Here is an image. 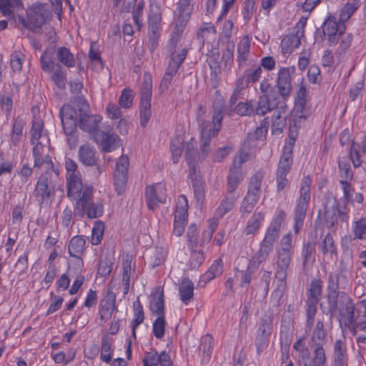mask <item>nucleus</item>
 Returning a JSON list of instances; mask_svg holds the SVG:
<instances>
[{
    "instance_id": "f257e3e1",
    "label": "nucleus",
    "mask_w": 366,
    "mask_h": 366,
    "mask_svg": "<svg viewBox=\"0 0 366 366\" xmlns=\"http://www.w3.org/2000/svg\"><path fill=\"white\" fill-rule=\"evenodd\" d=\"M286 213L279 209L275 217L268 227L264 237L260 242L259 249L251 257L249 267L257 268L273 251L275 242L280 237V229L285 222Z\"/></svg>"
},
{
    "instance_id": "f03ea898",
    "label": "nucleus",
    "mask_w": 366,
    "mask_h": 366,
    "mask_svg": "<svg viewBox=\"0 0 366 366\" xmlns=\"http://www.w3.org/2000/svg\"><path fill=\"white\" fill-rule=\"evenodd\" d=\"M225 102L223 98L217 97L212 104L214 110L212 115V123L207 121L202 123V138L200 142V150L204 157L209 152L210 138L217 135L221 129L222 120L223 119V111Z\"/></svg>"
},
{
    "instance_id": "7ed1b4c3",
    "label": "nucleus",
    "mask_w": 366,
    "mask_h": 366,
    "mask_svg": "<svg viewBox=\"0 0 366 366\" xmlns=\"http://www.w3.org/2000/svg\"><path fill=\"white\" fill-rule=\"evenodd\" d=\"M290 262V253L277 252V267L274 273V277L277 280V283L276 288L272 294V300L274 306L280 305V300L285 294L287 286V270Z\"/></svg>"
},
{
    "instance_id": "20e7f679",
    "label": "nucleus",
    "mask_w": 366,
    "mask_h": 366,
    "mask_svg": "<svg viewBox=\"0 0 366 366\" xmlns=\"http://www.w3.org/2000/svg\"><path fill=\"white\" fill-rule=\"evenodd\" d=\"M264 174L258 171L254 174L249 182L247 192L244 197L240 207L242 215L249 214L252 212L254 205L259 199L262 194V182Z\"/></svg>"
},
{
    "instance_id": "39448f33",
    "label": "nucleus",
    "mask_w": 366,
    "mask_h": 366,
    "mask_svg": "<svg viewBox=\"0 0 366 366\" xmlns=\"http://www.w3.org/2000/svg\"><path fill=\"white\" fill-rule=\"evenodd\" d=\"M152 77L149 74H144L141 86V99L139 103L140 124L143 127H146L152 116Z\"/></svg>"
},
{
    "instance_id": "423d86ee",
    "label": "nucleus",
    "mask_w": 366,
    "mask_h": 366,
    "mask_svg": "<svg viewBox=\"0 0 366 366\" xmlns=\"http://www.w3.org/2000/svg\"><path fill=\"white\" fill-rule=\"evenodd\" d=\"M49 14L46 4L36 3L28 9L27 20L21 17L19 18V22L29 30L36 32L44 24Z\"/></svg>"
},
{
    "instance_id": "0eeeda50",
    "label": "nucleus",
    "mask_w": 366,
    "mask_h": 366,
    "mask_svg": "<svg viewBox=\"0 0 366 366\" xmlns=\"http://www.w3.org/2000/svg\"><path fill=\"white\" fill-rule=\"evenodd\" d=\"M322 295V284L320 280H313L310 284V288L306 300L307 327L311 329L317 310L319 297Z\"/></svg>"
},
{
    "instance_id": "6e6552de",
    "label": "nucleus",
    "mask_w": 366,
    "mask_h": 366,
    "mask_svg": "<svg viewBox=\"0 0 366 366\" xmlns=\"http://www.w3.org/2000/svg\"><path fill=\"white\" fill-rule=\"evenodd\" d=\"M308 100L307 90L306 86L302 84L296 92L295 107L292 110L295 124H300L302 120H306L309 117L310 112L307 105Z\"/></svg>"
},
{
    "instance_id": "1a4fd4ad",
    "label": "nucleus",
    "mask_w": 366,
    "mask_h": 366,
    "mask_svg": "<svg viewBox=\"0 0 366 366\" xmlns=\"http://www.w3.org/2000/svg\"><path fill=\"white\" fill-rule=\"evenodd\" d=\"M54 192L55 184L49 179L48 173L41 174L34 190L35 197L40 202V204H50Z\"/></svg>"
},
{
    "instance_id": "9d476101",
    "label": "nucleus",
    "mask_w": 366,
    "mask_h": 366,
    "mask_svg": "<svg viewBox=\"0 0 366 366\" xmlns=\"http://www.w3.org/2000/svg\"><path fill=\"white\" fill-rule=\"evenodd\" d=\"M345 24L340 19L330 15L324 21L322 30L331 46L338 42L340 37L345 34Z\"/></svg>"
},
{
    "instance_id": "9b49d317",
    "label": "nucleus",
    "mask_w": 366,
    "mask_h": 366,
    "mask_svg": "<svg viewBox=\"0 0 366 366\" xmlns=\"http://www.w3.org/2000/svg\"><path fill=\"white\" fill-rule=\"evenodd\" d=\"M77 107L80 110L79 128L86 132L92 133L99 127V123L102 118L99 116L88 114L89 105L84 99H79Z\"/></svg>"
},
{
    "instance_id": "f8f14e48",
    "label": "nucleus",
    "mask_w": 366,
    "mask_h": 366,
    "mask_svg": "<svg viewBox=\"0 0 366 366\" xmlns=\"http://www.w3.org/2000/svg\"><path fill=\"white\" fill-rule=\"evenodd\" d=\"M129 164V158L124 155L119 157L116 164L114 172V184L118 195L122 194L125 191L128 179Z\"/></svg>"
},
{
    "instance_id": "ddd939ff",
    "label": "nucleus",
    "mask_w": 366,
    "mask_h": 366,
    "mask_svg": "<svg viewBox=\"0 0 366 366\" xmlns=\"http://www.w3.org/2000/svg\"><path fill=\"white\" fill-rule=\"evenodd\" d=\"M295 71L294 67H282L280 69L276 81V86L284 101L287 100L292 92L291 74Z\"/></svg>"
},
{
    "instance_id": "4468645a",
    "label": "nucleus",
    "mask_w": 366,
    "mask_h": 366,
    "mask_svg": "<svg viewBox=\"0 0 366 366\" xmlns=\"http://www.w3.org/2000/svg\"><path fill=\"white\" fill-rule=\"evenodd\" d=\"M145 196L147 207L154 210L159 203L166 201V189L164 184L160 183L148 186L145 189Z\"/></svg>"
},
{
    "instance_id": "2eb2a0df",
    "label": "nucleus",
    "mask_w": 366,
    "mask_h": 366,
    "mask_svg": "<svg viewBox=\"0 0 366 366\" xmlns=\"http://www.w3.org/2000/svg\"><path fill=\"white\" fill-rule=\"evenodd\" d=\"M323 213L325 224L330 230L337 229L338 219L342 222H346L348 218L347 213L340 210L335 202L330 207L327 204L324 205Z\"/></svg>"
},
{
    "instance_id": "dca6fc26",
    "label": "nucleus",
    "mask_w": 366,
    "mask_h": 366,
    "mask_svg": "<svg viewBox=\"0 0 366 366\" xmlns=\"http://www.w3.org/2000/svg\"><path fill=\"white\" fill-rule=\"evenodd\" d=\"M245 162L244 157L240 154L233 160L227 177V191L234 192L239 182L243 179L242 164Z\"/></svg>"
},
{
    "instance_id": "f3484780",
    "label": "nucleus",
    "mask_w": 366,
    "mask_h": 366,
    "mask_svg": "<svg viewBox=\"0 0 366 366\" xmlns=\"http://www.w3.org/2000/svg\"><path fill=\"white\" fill-rule=\"evenodd\" d=\"M86 241L82 236H75L71 238L68 244V251L70 256L76 259L75 264L77 272H80L84 263L81 256L84 251Z\"/></svg>"
},
{
    "instance_id": "a211bd4d",
    "label": "nucleus",
    "mask_w": 366,
    "mask_h": 366,
    "mask_svg": "<svg viewBox=\"0 0 366 366\" xmlns=\"http://www.w3.org/2000/svg\"><path fill=\"white\" fill-rule=\"evenodd\" d=\"M327 301L328 304L330 317L335 316L336 313L339 314L340 311L350 303L352 298L345 292H340L333 295H327Z\"/></svg>"
},
{
    "instance_id": "6ab92c4d",
    "label": "nucleus",
    "mask_w": 366,
    "mask_h": 366,
    "mask_svg": "<svg viewBox=\"0 0 366 366\" xmlns=\"http://www.w3.org/2000/svg\"><path fill=\"white\" fill-rule=\"evenodd\" d=\"M115 300V295L109 292L101 300L99 307V320L102 325L111 318L114 310H117Z\"/></svg>"
},
{
    "instance_id": "aec40b11",
    "label": "nucleus",
    "mask_w": 366,
    "mask_h": 366,
    "mask_svg": "<svg viewBox=\"0 0 366 366\" xmlns=\"http://www.w3.org/2000/svg\"><path fill=\"white\" fill-rule=\"evenodd\" d=\"M32 154L34 157V168L41 169L43 166L50 165L51 167V158L48 154V148L41 142L34 144Z\"/></svg>"
},
{
    "instance_id": "412c9836",
    "label": "nucleus",
    "mask_w": 366,
    "mask_h": 366,
    "mask_svg": "<svg viewBox=\"0 0 366 366\" xmlns=\"http://www.w3.org/2000/svg\"><path fill=\"white\" fill-rule=\"evenodd\" d=\"M142 362L144 366H172L170 355L165 351L160 354L157 351L147 352Z\"/></svg>"
},
{
    "instance_id": "4be33fe9",
    "label": "nucleus",
    "mask_w": 366,
    "mask_h": 366,
    "mask_svg": "<svg viewBox=\"0 0 366 366\" xmlns=\"http://www.w3.org/2000/svg\"><path fill=\"white\" fill-rule=\"evenodd\" d=\"M95 140L101 144L104 152H109L119 147V138L114 134L97 132Z\"/></svg>"
},
{
    "instance_id": "5701e85b",
    "label": "nucleus",
    "mask_w": 366,
    "mask_h": 366,
    "mask_svg": "<svg viewBox=\"0 0 366 366\" xmlns=\"http://www.w3.org/2000/svg\"><path fill=\"white\" fill-rule=\"evenodd\" d=\"M295 33L286 35L281 42L282 53L285 54L291 53L294 49L300 44V39L303 36L304 31L300 27H295Z\"/></svg>"
},
{
    "instance_id": "b1692460",
    "label": "nucleus",
    "mask_w": 366,
    "mask_h": 366,
    "mask_svg": "<svg viewBox=\"0 0 366 366\" xmlns=\"http://www.w3.org/2000/svg\"><path fill=\"white\" fill-rule=\"evenodd\" d=\"M193 4L192 0H179L178 2L177 11L178 16L176 21L177 27L183 28L188 22L192 11Z\"/></svg>"
},
{
    "instance_id": "393cba45",
    "label": "nucleus",
    "mask_w": 366,
    "mask_h": 366,
    "mask_svg": "<svg viewBox=\"0 0 366 366\" xmlns=\"http://www.w3.org/2000/svg\"><path fill=\"white\" fill-rule=\"evenodd\" d=\"M79 160L84 165L93 167L97 164V157L96 151L89 144H84L79 147L78 151Z\"/></svg>"
},
{
    "instance_id": "a878e982",
    "label": "nucleus",
    "mask_w": 366,
    "mask_h": 366,
    "mask_svg": "<svg viewBox=\"0 0 366 366\" xmlns=\"http://www.w3.org/2000/svg\"><path fill=\"white\" fill-rule=\"evenodd\" d=\"M179 41V36L177 34H174L172 35L170 38V44H169V50L171 51V59L169 62H173L175 65H177L179 67L181 66L182 64L184 61L187 55V49H182L179 53H177L175 51L177 44Z\"/></svg>"
},
{
    "instance_id": "bb28decb",
    "label": "nucleus",
    "mask_w": 366,
    "mask_h": 366,
    "mask_svg": "<svg viewBox=\"0 0 366 366\" xmlns=\"http://www.w3.org/2000/svg\"><path fill=\"white\" fill-rule=\"evenodd\" d=\"M67 195L76 199L80 196L83 188L81 177L79 174H69L67 177Z\"/></svg>"
},
{
    "instance_id": "cd10ccee",
    "label": "nucleus",
    "mask_w": 366,
    "mask_h": 366,
    "mask_svg": "<svg viewBox=\"0 0 366 366\" xmlns=\"http://www.w3.org/2000/svg\"><path fill=\"white\" fill-rule=\"evenodd\" d=\"M310 199L300 197L295 212V230L297 233L300 228L302 226L306 216L308 203Z\"/></svg>"
},
{
    "instance_id": "c85d7f7f",
    "label": "nucleus",
    "mask_w": 366,
    "mask_h": 366,
    "mask_svg": "<svg viewBox=\"0 0 366 366\" xmlns=\"http://www.w3.org/2000/svg\"><path fill=\"white\" fill-rule=\"evenodd\" d=\"M357 312V307H355L353 300H351L350 303L347 304L338 314V320L340 325H344L347 327L351 326L355 322V313Z\"/></svg>"
},
{
    "instance_id": "c756f323",
    "label": "nucleus",
    "mask_w": 366,
    "mask_h": 366,
    "mask_svg": "<svg viewBox=\"0 0 366 366\" xmlns=\"http://www.w3.org/2000/svg\"><path fill=\"white\" fill-rule=\"evenodd\" d=\"M334 365L347 366L346 345L340 339L337 340L334 345Z\"/></svg>"
},
{
    "instance_id": "7c9ffc66",
    "label": "nucleus",
    "mask_w": 366,
    "mask_h": 366,
    "mask_svg": "<svg viewBox=\"0 0 366 366\" xmlns=\"http://www.w3.org/2000/svg\"><path fill=\"white\" fill-rule=\"evenodd\" d=\"M179 299L184 305H188L194 296V284L188 278H184L179 285Z\"/></svg>"
},
{
    "instance_id": "2f4dec72",
    "label": "nucleus",
    "mask_w": 366,
    "mask_h": 366,
    "mask_svg": "<svg viewBox=\"0 0 366 366\" xmlns=\"http://www.w3.org/2000/svg\"><path fill=\"white\" fill-rule=\"evenodd\" d=\"M237 198L238 197L236 196L234 192H229L227 190V195L222 200L219 206L217 207L216 214L219 217H222L226 213L233 209Z\"/></svg>"
},
{
    "instance_id": "473e14b6",
    "label": "nucleus",
    "mask_w": 366,
    "mask_h": 366,
    "mask_svg": "<svg viewBox=\"0 0 366 366\" xmlns=\"http://www.w3.org/2000/svg\"><path fill=\"white\" fill-rule=\"evenodd\" d=\"M24 9L22 0H0V11L4 16H13V10Z\"/></svg>"
},
{
    "instance_id": "72a5a7b5",
    "label": "nucleus",
    "mask_w": 366,
    "mask_h": 366,
    "mask_svg": "<svg viewBox=\"0 0 366 366\" xmlns=\"http://www.w3.org/2000/svg\"><path fill=\"white\" fill-rule=\"evenodd\" d=\"M264 212L258 211L257 208L244 229L245 234L249 235L254 234L259 229L261 223L264 219Z\"/></svg>"
},
{
    "instance_id": "f704fd0d",
    "label": "nucleus",
    "mask_w": 366,
    "mask_h": 366,
    "mask_svg": "<svg viewBox=\"0 0 366 366\" xmlns=\"http://www.w3.org/2000/svg\"><path fill=\"white\" fill-rule=\"evenodd\" d=\"M292 162V145H286L283 148L277 171L289 173L291 169Z\"/></svg>"
},
{
    "instance_id": "c9c22d12",
    "label": "nucleus",
    "mask_w": 366,
    "mask_h": 366,
    "mask_svg": "<svg viewBox=\"0 0 366 366\" xmlns=\"http://www.w3.org/2000/svg\"><path fill=\"white\" fill-rule=\"evenodd\" d=\"M55 49H46L41 56L40 63L42 70L45 72H52L54 69V56Z\"/></svg>"
},
{
    "instance_id": "e433bc0d",
    "label": "nucleus",
    "mask_w": 366,
    "mask_h": 366,
    "mask_svg": "<svg viewBox=\"0 0 366 366\" xmlns=\"http://www.w3.org/2000/svg\"><path fill=\"white\" fill-rule=\"evenodd\" d=\"M254 106L255 114L258 116H264L268 112H270L274 109V107L267 99V97L264 94H261L258 97V101Z\"/></svg>"
},
{
    "instance_id": "4c0bfd02",
    "label": "nucleus",
    "mask_w": 366,
    "mask_h": 366,
    "mask_svg": "<svg viewBox=\"0 0 366 366\" xmlns=\"http://www.w3.org/2000/svg\"><path fill=\"white\" fill-rule=\"evenodd\" d=\"M224 264L221 259H215L208 270L203 274V280L206 282L219 276L223 272Z\"/></svg>"
},
{
    "instance_id": "58836bf2",
    "label": "nucleus",
    "mask_w": 366,
    "mask_h": 366,
    "mask_svg": "<svg viewBox=\"0 0 366 366\" xmlns=\"http://www.w3.org/2000/svg\"><path fill=\"white\" fill-rule=\"evenodd\" d=\"M79 99H81V97H78L74 104L75 107L71 106L69 104H64L61 110H60V117L64 118L66 117L67 119H74L76 121H80V110L77 107V102Z\"/></svg>"
},
{
    "instance_id": "ea45409f",
    "label": "nucleus",
    "mask_w": 366,
    "mask_h": 366,
    "mask_svg": "<svg viewBox=\"0 0 366 366\" xmlns=\"http://www.w3.org/2000/svg\"><path fill=\"white\" fill-rule=\"evenodd\" d=\"M56 57L58 61L66 67L70 68L75 66L74 55L65 46H61L56 49Z\"/></svg>"
},
{
    "instance_id": "a19ab883",
    "label": "nucleus",
    "mask_w": 366,
    "mask_h": 366,
    "mask_svg": "<svg viewBox=\"0 0 366 366\" xmlns=\"http://www.w3.org/2000/svg\"><path fill=\"white\" fill-rule=\"evenodd\" d=\"M262 73L261 66L254 64L244 72L242 79L239 81L244 80L247 84H254L260 79Z\"/></svg>"
},
{
    "instance_id": "79ce46f5",
    "label": "nucleus",
    "mask_w": 366,
    "mask_h": 366,
    "mask_svg": "<svg viewBox=\"0 0 366 366\" xmlns=\"http://www.w3.org/2000/svg\"><path fill=\"white\" fill-rule=\"evenodd\" d=\"M187 199L184 195H182L179 198L174 212V221L186 222L187 219Z\"/></svg>"
},
{
    "instance_id": "37998d69",
    "label": "nucleus",
    "mask_w": 366,
    "mask_h": 366,
    "mask_svg": "<svg viewBox=\"0 0 366 366\" xmlns=\"http://www.w3.org/2000/svg\"><path fill=\"white\" fill-rule=\"evenodd\" d=\"M321 343H315L312 345V363L314 366H325L326 363V355Z\"/></svg>"
},
{
    "instance_id": "c03bdc74",
    "label": "nucleus",
    "mask_w": 366,
    "mask_h": 366,
    "mask_svg": "<svg viewBox=\"0 0 366 366\" xmlns=\"http://www.w3.org/2000/svg\"><path fill=\"white\" fill-rule=\"evenodd\" d=\"M112 340L107 335H104L101 341L100 359L102 362L109 363L112 360Z\"/></svg>"
},
{
    "instance_id": "a18cd8bd",
    "label": "nucleus",
    "mask_w": 366,
    "mask_h": 366,
    "mask_svg": "<svg viewBox=\"0 0 366 366\" xmlns=\"http://www.w3.org/2000/svg\"><path fill=\"white\" fill-rule=\"evenodd\" d=\"M272 321L271 315H264L260 320L257 335L269 337L272 331Z\"/></svg>"
},
{
    "instance_id": "49530a36",
    "label": "nucleus",
    "mask_w": 366,
    "mask_h": 366,
    "mask_svg": "<svg viewBox=\"0 0 366 366\" xmlns=\"http://www.w3.org/2000/svg\"><path fill=\"white\" fill-rule=\"evenodd\" d=\"M249 48V39L247 36H245L239 41L237 45V61L239 64H242L247 61Z\"/></svg>"
},
{
    "instance_id": "de8ad7c7",
    "label": "nucleus",
    "mask_w": 366,
    "mask_h": 366,
    "mask_svg": "<svg viewBox=\"0 0 366 366\" xmlns=\"http://www.w3.org/2000/svg\"><path fill=\"white\" fill-rule=\"evenodd\" d=\"M89 219H95L103 214L104 207L100 203L90 202L81 207Z\"/></svg>"
},
{
    "instance_id": "09e8293b",
    "label": "nucleus",
    "mask_w": 366,
    "mask_h": 366,
    "mask_svg": "<svg viewBox=\"0 0 366 366\" xmlns=\"http://www.w3.org/2000/svg\"><path fill=\"white\" fill-rule=\"evenodd\" d=\"M150 310L158 317L164 316V294L161 291L158 295H154L150 304Z\"/></svg>"
},
{
    "instance_id": "8fccbe9b",
    "label": "nucleus",
    "mask_w": 366,
    "mask_h": 366,
    "mask_svg": "<svg viewBox=\"0 0 366 366\" xmlns=\"http://www.w3.org/2000/svg\"><path fill=\"white\" fill-rule=\"evenodd\" d=\"M358 7V1L355 0L348 1L340 10V21L345 24V22L351 17Z\"/></svg>"
},
{
    "instance_id": "3c124183",
    "label": "nucleus",
    "mask_w": 366,
    "mask_h": 366,
    "mask_svg": "<svg viewBox=\"0 0 366 366\" xmlns=\"http://www.w3.org/2000/svg\"><path fill=\"white\" fill-rule=\"evenodd\" d=\"M314 252L315 247L312 243L307 242L304 244L302 251L303 258L302 266L304 269H306L308 267V264H312L315 261Z\"/></svg>"
},
{
    "instance_id": "603ef678",
    "label": "nucleus",
    "mask_w": 366,
    "mask_h": 366,
    "mask_svg": "<svg viewBox=\"0 0 366 366\" xmlns=\"http://www.w3.org/2000/svg\"><path fill=\"white\" fill-rule=\"evenodd\" d=\"M360 305L363 308L362 315V318L355 323H352L351 326L347 327V328L352 332L353 336H355L359 330H366V300H362L360 302Z\"/></svg>"
},
{
    "instance_id": "864d4df0",
    "label": "nucleus",
    "mask_w": 366,
    "mask_h": 366,
    "mask_svg": "<svg viewBox=\"0 0 366 366\" xmlns=\"http://www.w3.org/2000/svg\"><path fill=\"white\" fill-rule=\"evenodd\" d=\"M104 229L105 226L102 222L97 221L94 223L91 237V243L93 245H98L100 244L103 237Z\"/></svg>"
},
{
    "instance_id": "5fc2aeb1",
    "label": "nucleus",
    "mask_w": 366,
    "mask_h": 366,
    "mask_svg": "<svg viewBox=\"0 0 366 366\" xmlns=\"http://www.w3.org/2000/svg\"><path fill=\"white\" fill-rule=\"evenodd\" d=\"M44 128V122L41 119H34L32 121V127L31 129V144H34L39 142L41 137V132Z\"/></svg>"
},
{
    "instance_id": "6e6d98bb",
    "label": "nucleus",
    "mask_w": 366,
    "mask_h": 366,
    "mask_svg": "<svg viewBox=\"0 0 366 366\" xmlns=\"http://www.w3.org/2000/svg\"><path fill=\"white\" fill-rule=\"evenodd\" d=\"M234 110L240 116H252L254 114H255L254 106L252 101L238 103Z\"/></svg>"
},
{
    "instance_id": "4d7b16f0",
    "label": "nucleus",
    "mask_w": 366,
    "mask_h": 366,
    "mask_svg": "<svg viewBox=\"0 0 366 366\" xmlns=\"http://www.w3.org/2000/svg\"><path fill=\"white\" fill-rule=\"evenodd\" d=\"M57 69L51 76L52 81L60 89H64L66 86V72L59 64H56Z\"/></svg>"
},
{
    "instance_id": "13d9d810",
    "label": "nucleus",
    "mask_w": 366,
    "mask_h": 366,
    "mask_svg": "<svg viewBox=\"0 0 366 366\" xmlns=\"http://www.w3.org/2000/svg\"><path fill=\"white\" fill-rule=\"evenodd\" d=\"M272 114V126L277 128L283 127L286 125V115L283 108L274 109Z\"/></svg>"
},
{
    "instance_id": "bf43d9fd",
    "label": "nucleus",
    "mask_w": 366,
    "mask_h": 366,
    "mask_svg": "<svg viewBox=\"0 0 366 366\" xmlns=\"http://www.w3.org/2000/svg\"><path fill=\"white\" fill-rule=\"evenodd\" d=\"M166 327V321L164 320V316L157 317V319L153 322L152 325V331L154 335L157 339H161L164 335Z\"/></svg>"
},
{
    "instance_id": "052dcab7",
    "label": "nucleus",
    "mask_w": 366,
    "mask_h": 366,
    "mask_svg": "<svg viewBox=\"0 0 366 366\" xmlns=\"http://www.w3.org/2000/svg\"><path fill=\"white\" fill-rule=\"evenodd\" d=\"M170 149L172 156V161L174 164H177L182 155L183 149L182 142L179 138L172 139L170 144Z\"/></svg>"
},
{
    "instance_id": "680f3d73",
    "label": "nucleus",
    "mask_w": 366,
    "mask_h": 366,
    "mask_svg": "<svg viewBox=\"0 0 366 366\" xmlns=\"http://www.w3.org/2000/svg\"><path fill=\"white\" fill-rule=\"evenodd\" d=\"M339 288V274L330 272L328 275L327 295H333L340 292Z\"/></svg>"
},
{
    "instance_id": "e2e57ef3",
    "label": "nucleus",
    "mask_w": 366,
    "mask_h": 366,
    "mask_svg": "<svg viewBox=\"0 0 366 366\" xmlns=\"http://www.w3.org/2000/svg\"><path fill=\"white\" fill-rule=\"evenodd\" d=\"M148 261L152 267L160 265L164 261L163 249L156 248L149 254Z\"/></svg>"
},
{
    "instance_id": "0e129e2a",
    "label": "nucleus",
    "mask_w": 366,
    "mask_h": 366,
    "mask_svg": "<svg viewBox=\"0 0 366 366\" xmlns=\"http://www.w3.org/2000/svg\"><path fill=\"white\" fill-rule=\"evenodd\" d=\"M148 48L151 52H153L158 44L159 36V29L148 27Z\"/></svg>"
},
{
    "instance_id": "69168bd1",
    "label": "nucleus",
    "mask_w": 366,
    "mask_h": 366,
    "mask_svg": "<svg viewBox=\"0 0 366 366\" xmlns=\"http://www.w3.org/2000/svg\"><path fill=\"white\" fill-rule=\"evenodd\" d=\"M204 260L202 249H192L190 257V267L192 269H198Z\"/></svg>"
},
{
    "instance_id": "338daca9",
    "label": "nucleus",
    "mask_w": 366,
    "mask_h": 366,
    "mask_svg": "<svg viewBox=\"0 0 366 366\" xmlns=\"http://www.w3.org/2000/svg\"><path fill=\"white\" fill-rule=\"evenodd\" d=\"M81 192L79 199L77 202V204L82 207L86 205L88 203L92 202V197H93V187L92 186H85Z\"/></svg>"
},
{
    "instance_id": "774afa93",
    "label": "nucleus",
    "mask_w": 366,
    "mask_h": 366,
    "mask_svg": "<svg viewBox=\"0 0 366 366\" xmlns=\"http://www.w3.org/2000/svg\"><path fill=\"white\" fill-rule=\"evenodd\" d=\"M213 338L210 335H206L202 337L199 349L204 353L207 358H209L212 350Z\"/></svg>"
}]
</instances>
